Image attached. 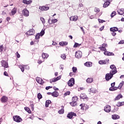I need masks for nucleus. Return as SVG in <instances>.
Listing matches in <instances>:
<instances>
[{"instance_id":"nucleus-19","label":"nucleus","mask_w":124,"mask_h":124,"mask_svg":"<svg viewBox=\"0 0 124 124\" xmlns=\"http://www.w3.org/2000/svg\"><path fill=\"white\" fill-rule=\"evenodd\" d=\"M80 99H86V100H88L89 98L88 97H87V95L85 93H81L80 95Z\"/></svg>"},{"instance_id":"nucleus-5","label":"nucleus","mask_w":124,"mask_h":124,"mask_svg":"<svg viewBox=\"0 0 124 124\" xmlns=\"http://www.w3.org/2000/svg\"><path fill=\"white\" fill-rule=\"evenodd\" d=\"M45 33V31L43 30H42L40 33H38L35 36V39H39L40 36H43Z\"/></svg>"},{"instance_id":"nucleus-61","label":"nucleus","mask_w":124,"mask_h":124,"mask_svg":"<svg viewBox=\"0 0 124 124\" xmlns=\"http://www.w3.org/2000/svg\"><path fill=\"white\" fill-rule=\"evenodd\" d=\"M50 21V19H49L48 20V24H50V25H51V24H53L52 23V20L51 21V22Z\"/></svg>"},{"instance_id":"nucleus-39","label":"nucleus","mask_w":124,"mask_h":124,"mask_svg":"<svg viewBox=\"0 0 124 124\" xmlns=\"http://www.w3.org/2000/svg\"><path fill=\"white\" fill-rule=\"evenodd\" d=\"M80 46H81V44L75 43L74 45V48H77V47H80Z\"/></svg>"},{"instance_id":"nucleus-57","label":"nucleus","mask_w":124,"mask_h":124,"mask_svg":"<svg viewBox=\"0 0 124 124\" xmlns=\"http://www.w3.org/2000/svg\"><path fill=\"white\" fill-rule=\"evenodd\" d=\"M124 40L121 41L119 42L118 44H124Z\"/></svg>"},{"instance_id":"nucleus-21","label":"nucleus","mask_w":124,"mask_h":124,"mask_svg":"<svg viewBox=\"0 0 124 124\" xmlns=\"http://www.w3.org/2000/svg\"><path fill=\"white\" fill-rule=\"evenodd\" d=\"M106 46H107V44H103L102 45V47H99V49H100V50L101 51H106V48H105Z\"/></svg>"},{"instance_id":"nucleus-28","label":"nucleus","mask_w":124,"mask_h":124,"mask_svg":"<svg viewBox=\"0 0 124 124\" xmlns=\"http://www.w3.org/2000/svg\"><path fill=\"white\" fill-rule=\"evenodd\" d=\"M84 65L85 66H87V67H91L93 65V63L92 62H86L84 63Z\"/></svg>"},{"instance_id":"nucleus-38","label":"nucleus","mask_w":124,"mask_h":124,"mask_svg":"<svg viewBox=\"0 0 124 124\" xmlns=\"http://www.w3.org/2000/svg\"><path fill=\"white\" fill-rule=\"evenodd\" d=\"M24 109L25 111H26V112H28V113H29V114H31V109H30V108L28 107H25Z\"/></svg>"},{"instance_id":"nucleus-54","label":"nucleus","mask_w":124,"mask_h":124,"mask_svg":"<svg viewBox=\"0 0 124 124\" xmlns=\"http://www.w3.org/2000/svg\"><path fill=\"white\" fill-rule=\"evenodd\" d=\"M16 55L17 58H20V54L19 53H18V52H16Z\"/></svg>"},{"instance_id":"nucleus-63","label":"nucleus","mask_w":124,"mask_h":124,"mask_svg":"<svg viewBox=\"0 0 124 124\" xmlns=\"http://www.w3.org/2000/svg\"><path fill=\"white\" fill-rule=\"evenodd\" d=\"M10 19H11L10 17H7L6 18V20H7V21H10Z\"/></svg>"},{"instance_id":"nucleus-25","label":"nucleus","mask_w":124,"mask_h":124,"mask_svg":"<svg viewBox=\"0 0 124 124\" xmlns=\"http://www.w3.org/2000/svg\"><path fill=\"white\" fill-rule=\"evenodd\" d=\"M22 2L25 3V4H31L32 1L31 0H23Z\"/></svg>"},{"instance_id":"nucleus-29","label":"nucleus","mask_w":124,"mask_h":124,"mask_svg":"<svg viewBox=\"0 0 124 124\" xmlns=\"http://www.w3.org/2000/svg\"><path fill=\"white\" fill-rule=\"evenodd\" d=\"M84 9V7L83 6V4L80 3L78 5V10L79 11H82Z\"/></svg>"},{"instance_id":"nucleus-1","label":"nucleus","mask_w":124,"mask_h":124,"mask_svg":"<svg viewBox=\"0 0 124 124\" xmlns=\"http://www.w3.org/2000/svg\"><path fill=\"white\" fill-rule=\"evenodd\" d=\"M110 68L111 69L110 73L107 74L105 76L106 81L111 80V79L113 78V75L117 73V68H116V66H115V65H111Z\"/></svg>"},{"instance_id":"nucleus-3","label":"nucleus","mask_w":124,"mask_h":124,"mask_svg":"<svg viewBox=\"0 0 124 124\" xmlns=\"http://www.w3.org/2000/svg\"><path fill=\"white\" fill-rule=\"evenodd\" d=\"M22 15H23V16H24L25 17H29V16H30V11H29V10H28V9L26 8L24 9L22 11Z\"/></svg>"},{"instance_id":"nucleus-35","label":"nucleus","mask_w":124,"mask_h":124,"mask_svg":"<svg viewBox=\"0 0 124 124\" xmlns=\"http://www.w3.org/2000/svg\"><path fill=\"white\" fill-rule=\"evenodd\" d=\"M120 98H123V95L121 94H119L116 97L115 100H119V99H120Z\"/></svg>"},{"instance_id":"nucleus-16","label":"nucleus","mask_w":124,"mask_h":124,"mask_svg":"<svg viewBox=\"0 0 124 124\" xmlns=\"http://www.w3.org/2000/svg\"><path fill=\"white\" fill-rule=\"evenodd\" d=\"M107 62H109V59H106V60H101L99 61V64H106Z\"/></svg>"},{"instance_id":"nucleus-46","label":"nucleus","mask_w":124,"mask_h":124,"mask_svg":"<svg viewBox=\"0 0 124 124\" xmlns=\"http://www.w3.org/2000/svg\"><path fill=\"white\" fill-rule=\"evenodd\" d=\"M72 70H73V72H74V73H75V72H76V71H77V68H76L75 67H73L72 68Z\"/></svg>"},{"instance_id":"nucleus-60","label":"nucleus","mask_w":124,"mask_h":124,"mask_svg":"<svg viewBox=\"0 0 124 124\" xmlns=\"http://www.w3.org/2000/svg\"><path fill=\"white\" fill-rule=\"evenodd\" d=\"M109 91H114V87H110V88H109Z\"/></svg>"},{"instance_id":"nucleus-62","label":"nucleus","mask_w":124,"mask_h":124,"mask_svg":"<svg viewBox=\"0 0 124 124\" xmlns=\"http://www.w3.org/2000/svg\"><path fill=\"white\" fill-rule=\"evenodd\" d=\"M31 109H32V110H33V107H34L33 104H31Z\"/></svg>"},{"instance_id":"nucleus-8","label":"nucleus","mask_w":124,"mask_h":124,"mask_svg":"<svg viewBox=\"0 0 124 124\" xmlns=\"http://www.w3.org/2000/svg\"><path fill=\"white\" fill-rule=\"evenodd\" d=\"M62 78V76H59L57 77L56 78H53L50 79V83H55V82H57V81H59V80H61Z\"/></svg>"},{"instance_id":"nucleus-41","label":"nucleus","mask_w":124,"mask_h":124,"mask_svg":"<svg viewBox=\"0 0 124 124\" xmlns=\"http://www.w3.org/2000/svg\"><path fill=\"white\" fill-rule=\"evenodd\" d=\"M61 58L63 60H65V59H66V56L65 55V54H62L61 55Z\"/></svg>"},{"instance_id":"nucleus-15","label":"nucleus","mask_w":124,"mask_h":124,"mask_svg":"<svg viewBox=\"0 0 124 124\" xmlns=\"http://www.w3.org/2000/svg\"><path fill=\"white\" fill-rule=\"evenodd\" d=\"M73 116L74 117H76V113L74 112H70V113L68 114L67 118H68V119H72Z\"/></svg>"},{"instance_id":"nucleus-27","label":"nucleus","mask_w":124,"mask_h":124,"mask_svg":"<svg viewBox=\"0 0 124 124\" xmlns=\"http://www.w3.org/2000/svg\"><path fill=\"white\" fill-rule=\"evenodd\" d=\"M118 30L119 29H118V28L117 27H112L110 28V31L114 32L115 31H118Z\"/></svg>"},{"instance_id":"nucleus-20","label":"nucleus","mask_w":124,"mask_h":124,"mask_svg":"<svg viewBox=\"0 0 124 124\" xmlns=\"http://www.w3.org/2000/svg\"><path fill=\"white\" fill-rule=\"evenodd\" d=\"M104 55H105V56H114V53H113V52L107 51V49L106 51H104Z\"/></svg>"},{"instance_id":"nucleus-7","label":"nucleus","mask_w":124,"mask_h":124,"mask_svg":"<svg viewBox=\"0 0 124 124\" xmlns=\"http://www.w3.org/2000/svg\"><path fill=\"white\" fill-rule=\"evenodd\" d=\"M75 84V80L74 78H71L68 82V85L69 87H72L73 86V85Z\"/></svg>"},{"instance_id":"nucleus-11","label":"nucleus","mask_w":124,"mask_h":124,"mask_svg":"<svg viewBox=\"0 0 124 124\" xmlns=\"http://www.w3.org/2000/svg\"><path fill=\"white\" fill-rule=\"evenodd\" d=\"M39 9H40L42 11H45L49 9V7L47 6H40Z\"/></svg>"},{"instance_id":"nucleus-42","label":"nucleus","mask_w":124,"mask_h":124,"mask_svg":"<svg viewBox=\"0 0 124 124\" xmlns=\"http://www.w3.org/2000/svg\"><path fill=\"white\" fill-rule=\"evenodd\" d=\"M19 68H20L21 71L22 72H24V71H25V69L24 68V66L22 65H19Z\"/></svg>"},{"instance_id":"nucleus-50","label":"nucleus","mask_w":124,"mask_h":124,"mask_svg":"<svg viewBox=\"0 0 124 124\" xmlns=\"http://www.w3.org/2000/svg\"><path fill=\"white\" fill-rule=\"evenodd\" d=\"M3 50V46L2 45L0 46V52H2V50Z\"/></svg>"},{"instance_id":"nucleus-53","label":"nucleus","mask_w":124,"mask_h":124,"mask_svg":"<svg viewBox=\"0 0 124 124\" xmlns=\"http://www.w3.org/2000/svg\"><path fill=\"white\" fill-rule=\"evenodd\" d=\"M4 75L5 76H8V74L7 73V72L6 71H5L3 73Z\"/></svg>"},{"instance_id":"nucleus-24","label":"nucleus","mask_w":124,"mask_h":124,"mask_svg":"<svg viewBox=\"0 0 124 124\" xmlns=\"http://www.w3.org/2000/svg\"><path fill=\"white\" fill-rule=\"evenodd\" d=\"M110 1H109L108 0H107V1L104 3L103 7H104L105 8L106 7H108V6H109V5H110Z\"/></svg>"},{"instance_id":"nucleus-64","label":"nucleus","mask_w":124,"mask_h":124,"mask_svg":"<svg viewBox=\"0 0 124 124\" xmlns=\"http://www.w3.org/2000/svg\"><path fill=\"white\" fill-rule=\"evenodd\" d=\"M93 18H94V17L93 16H90V19H93Z\"/></svg>"},{"instance_id":"nucleus-17","label":"nucleus","mask_w":124,"mask_h":124,"mask_svg":"<svg viewBox=\"0 0 124 124\" xmlns=\"http://www.w3.org/2000/svg\"><path fill=\"white\" fill-rule=\"evenodd\" d=\"M70 21H74V22H76L77 20H78V16H72L70 17Z\"/></svg>"},{"instance_id":"nucleus-30","label":"nucleus","mask_w":124,"mask_h":124,"mask_svg":"<svg viewBox=\"0 0 124 124\" xmlns=\"http://www.w3.org/2000/svg\"><path fill=\"white\" fill-rule=\"evenodd\" d=\"M51 95L52 96H54V97H58V96H59V93L54 92L51 93Z\"/></svg>"},{"instance_id":"nucleus-43","label":"nucleus","mask_w":124,"mask_h":124,"mask_svg":"<svg viewBox=\"0 0 124 124\" xmlns=\"http://www.w3.org/2000/svg\"><path fill=\"white\" fill-rule=\"evenodd\" d=\"M40 20L42 21V24L44 25V24H45V19L43 17H40Z\"/></svg>"},{"instance_id":"nucleus-48","label":"nucleus","mask_w":124,"mask_h":124,"mask_svg":"<svg viewBox=\"0 0 124 124\" xmlns=\"http://www.w3.org/2000/svg\"><path fill=\"white\" fill-rule=\"evenodd\" d=\"M58 22V19H52V23H57Z\"/></svg>"},{"instance_id":"nucleus-58","label":"nucleus","mask_w":124,"mask_h":124,"mask_svg":"<svg viewBox=\"0 0 124 124\" xmlns=\"http://www.w3.org/2000/svg\"><path fill=\"white\" fill-rule=\"evenodd\" d=\"M111 34H112V35H113V36H115V35H116V33L115 32H112Z\"/></svg>"},{"instance_id":"nucleus-36","label":"nucleus","mask_w":124,"mask_h":124,"mask_svg":"<svg viewBox=\"0 0 124 124\" xmlns=\"http://www.w3.org/2000/svg\"><path fill=\"white\" fill-rule=\"evenodd\" d=\"M51 104V101L50 100H46V107L47 108V107H49V104Z\"/></svg>"},{"instance_id":"nucleus-56","label":"nucleus","mask_w":124,"mask_h":124,"mask_svg":"<svg viewBox=\"0 0 124 124\" xmlns=\"http://www.w3.org/2000/svg\"><path fill=\"white\" fill-rule=\"evenodd\" d=\"M59 44L60 45H61V46H63L64 45L63 42H60Z\"/></svg>"},{"instance_id":"nucleus-34","label":"nucleus","mask_w":124,"mask_h":124,"mask_svg":"<svg viewBox=\"0 0 124 124\" xmlns=\"http://www.w3.org/2000/svg\"><path fill=\"white\" fill-rule=\"evenodd\" d=\"M118 14H119L120 15H123V14H124V9L118 10Z\"/></svg>"},{"instance_id":"nucleus-9","label":"nucleus","mask_w":124,"mask_h":124,"mask_svg":"<svg viewBox=\"0 0 124 124\" xmlns=\"http://www.w3.org/2000/svg\"><path fill=\"white\" fill-rule=\"evenodd\" d=\"M75 57L77 59H80V58H82V52L80 51L76 52Z\"/></svg>"},{"instance_id":"nucleus-14","label":"nucleus","mask_w":124,"mask_h":124,"mask_svg":"<svg viewBox=\"0 0 124 124\" xmlns=\"http://www.w3.org/2000/svg\"><path fill=\"white\" fill-rule=\"evenodd\" d=\"M81 110H87V109H89V107L85 104H82L80 105Z\"/></svg>"},{"instance_id":"nucleus-18","label":"nucleus","mask_w":124,"mask_h":124,"mask_svg":"<svg viewBox=\"0 0 124 124\" xmlns=\"http://www.w3.org/2000/svg\"><path fill=\"white\" fill-rule=\"evenodd\" d=\"M16 12H17V9L16 8H14L12 10L11 13H10V16H13V15H15Z\"/></svg>"},{"instance_id":"nucleus-13","label":"nucleus","mask_w":124,"mask_h":124,"mask_svg":"<svg viewBox=\"0 0 124 124\" xmlns=\"http://www.w3.org/2000/svg\"><path fill=\"white\" fill-rule=\"evenodd\" d=\"M104 111L107 113H109L110 111H111V106L109 105H106L105 107Z\"/></svg>"},{"instance_id":"nucleus-55","label":"nucleus","mask_w":124,"mask_h":124,"mask_svg":"<svg viewBox=\"0 0 124 124\" xmlns=\"http://www.w3.org/2000/svg\"><path fill=\"white\" fill-rule=\"evenodd\" d=\"M104 29V26H102V27H101L100 28V31H103V29Z\"/></svg>"},{"instance_id":"nucleus-23","label":"nucleus","mask_w":124,"mask_h":124,"mask_svg":"<svg viewBox=\"0 0 124 124\" xmlns=\"http://www.w3.org/2000/svg\"><path fill=\"white\" fill-rule=\"evenodd\" d=\"M89 92L90 93L91 92L93 93H97V90L95 88H93L89 89Z\"/></svg>"},{"instance_id":"nucleus-51","label":"nucleus","mask_w":124,"mask_h":124,"mask_svg":"<svg viewBox=\"0 0 124 124\" xmlns=\"http://www.w3.org/2000/svg\"><path fill=\"white\" fill-rule=\"evenodd\" d=\"M49 89H52V87L51 86H47L46 87V90H49Z\"/></svg>"},{"instance_id":"nucleus-40","label":"nucleus","mask_w":124,"mask_h":124,"mask_svg":"<svg viewBox=\"0 0 124 124\" xmlns=\"http://www.w3.org/2000/svg\"><path fill=\"white\" fill-rule=\"evenodd\" d=\"M124 81H122L119 84V86H118V88L119 89H122V87H123L124 86Z\"/></svg>"},{"instance_id":"nucleus-52","label":"nucleus","mask_w":124,"mask_h":124,"mask_svg":"<svg viewBox=\"0 0 124 124\" xmlns=\"http://www.w3.org/2000/svg\"><path fill=\"white\" fill-rule=\"evenodd\" d=\"M98 21H99V23H103L104 22H105L104 20H102V19H98Z\"/></svg>"},{"instance_id":"nucleus-45","label":"nucleus","mask_w":124,"mask_h":124,"mask_svg":"<svg viewBox=\"0 0 124 124\" xmlns=\"http://www.w3.org/2000/svg\"><path fill=\"white\" fill-rule=\"evenodd\" d=\"M115 15H116V12L115 11H113L110 15L111 17L113 18V17H114Z\"/></svg>"},{"instance_id":"nucleus-33","label":"nucleus","mask_w":124,"mask_h":124,"mask_svg":"<svg viewBox=\"0 0 124 124\" xmlns=\"http://www.w3.org/2000/svg\"><path fill=\"white\" fill-rule=\"evenodd\" d=\"M120 118V116L118 115H113L112 116V119H113V120H118V119Z\"/></svg>"},{"instance_id":"nucleus-6","label":"nucleus","mask_w":124,"mask_h":124,"mask_svg":"<svg viewBox=\"0 0 124 124\" xmlns=\"http://www.w3.org/2000/svg\"><path fill=\"white\" fill-rule=\"evenodd\" d=\"M1 65L4 67V68H8V62H7L6 61H4V60H2L1 61Z\"/></svg>"},{"instance_id":"nucleus-4","label":"nucleus","mask_w":124,"mask_h":124,"mask_svg":"<svg viewBox=\"0 0 124 124\" xmlns=\"http://www.w3.org/2000/svg\"><path fill=\"white\" fill-rule=\"evenodd\" d=\"M13 119L15 122H16V123H21L23 120L20 116L16 115L13 116Z\"/></svg>"},{"instance_id":"nucleus-44","label":"nucleus","mask_w":124,"mask_h":124,"mask_svg":"<svg viewBox=\"0 0 124 124\" xmlns=\"http://www.w3.org/2000/svg\"><path fill=\"white\" fill-rule=\"evenodd\" d=\"M37 97L38 99H41V98H42V95H41L40 93H39L37 94Z\"/></svg>"},{"instance_id":"nucleus-49","label":"nucleus","mask_w":124,"mask_h":124,"mask_svg":"<svg viewBox=\"0 0 124 124\" xmlns=\"http://www.w3.org/2000/svg\"><path fill=\"white\" fill-rule=\"evenodd\" d=\"M69 94H70V92H67L64 94V95H65V96L69 95Z\"/></svg>"},{"instance_id":"nucleus-22","label":"nucleus","mask_w":124,"mask_h":124,"mask_svg":"<svg viewBox=\"0 0 124 124\" xmlns=\"http://www.w3.org/2000/svg\"><path fill=\"white\" fill-rule=\"evenodd\" d=\"M7 100H8V98H7V97H6V96H4L1 98V101L3 103L6 102V101H7Z\"/></svg>"},{"instance_id":"nucleus-59","label":"nucleus","mask_w":124,"mask_h":124,"mask_svg":"<svg viewBox=\"0 0 124 124\" xmlns=\"http://www.w3.org/2000/svg\"><path fill=\"white\" fill-rule=\"evenodd\" d=\"M115 82L112 83L111 84V87H114L115 86Z\"/></svg>"},{"instance_id":"nucleus-47","label":"nucleus","mask_w":124,"mask_h":124,"mask_svg":"<svg viewBox=\"0 0 124 124\" xmlns=\"http://www.w3.org/2000/svg\"><path fill=\"white\" fill-rule=\"evenodd\" d=\"M99 11H100V10H99V8H94V12H96L97 13H98V12H99Z\"/></svg>"},{"instance_id":"nucleus-26","label":"nucleus","mask_w":124,"mask_h":124,"mask_svg":"<svg viewBox=\"0 0 124 124\" xmlns=\"http://www.w3.org/2000/svg\"><path fill=\"white\" fill-rule=\"evenodd\" d=\"M93 79L92 78H89L86 79V82L88 84H91V83H93Z\"/></svg>"},{"instance_id":"nucleus-10","label":"nucleus","mask_w":124,"mask_h":124,"mask_svg":"<svg viewBox=\"0 0 124 124\" xmlns=\"http://www.w3.org/2000/svg\"><path fill=\"white\" fill-rule=\"evenodd\" d=\"M36 81L38 83V84H40V85H43L44 84V81H43V80H42V78L37 77L36 78Z\"/></svg>"},{"instance_id":"nucleus-12","label":"nucleus","mask_w":124,"mask_h":124,"mask_svg":"<svg viewBox=\"0 0 124 124\" xmlns=\"http://www.w3.org/2000/svg\"><path fill=\"white\" fill-rule=\"evenodd\" d=\"M34 30L33 29H30V31H28L26 34V35H32L33 34H34Z\"/></svg>"},{"instance_id":"nucleus-2","label":"nucleus","mask_w":124,"mask_h":124,"mask_svg":"<svg viewBox=\"0 0 124 124\" xmlns=\"http://www.w3.org/2000/svg\"><path fill=\"white\" fill-rule=\"evenodd\" d=\"M78 100V97L77 96H74L72 97V102L70 103L71 106L75 107L77 105V100Z\"/></svg>"},{"instance_id":"nucleus-31","label":"nucleus","mask_w":124,"mask_h":124,"mask_svg":"<svg viewBox=\"0 0 124 124\" xmlns=\"http://www.w3.org/2000/svg\"><path fill=\"white\" fill-rule=\"evenodd\" d=\"M43 59H47L49 57V55L46 53H43L42 54Z\"/></svg>"},{"instance_id":"nucleus-32","label":"nucleus","mask_w":124,"mask_h":124,"mask_svg":"<svg viewBox=\"0 0 124 124\" xmlns=\"http://www.w3.org/2000/svg\"><path fill=\"white\" fill-rule=\"evenodd\" d=\"M123 105H124V102H118L116 104L117 107H121V106H123Z\"/></svg>"},{"instance_id":"nucleus-37","label":"nucleus","mask_w":124,"mask_h":124,"mask_svg":"<svg viewBox=\"0 0 124 124\" xmlns=\"http://www.w3.org/2000/svg\"><path fill=\"white\" fill-rule=\"evenodd\" d=\"M63 106H62V109L58 111L59 114H63V113H64V109H63Z\"/></svg>"}]
</instances>
